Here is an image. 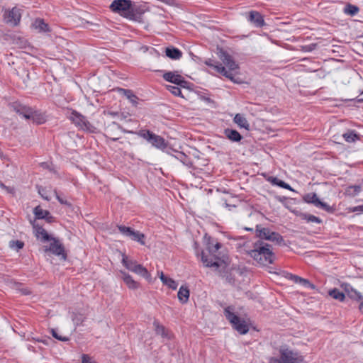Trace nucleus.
<instances>
[{"label":"nucleus","instance_id":"nucleus-23","mask_svg":"<svg viewBox=\"0 0 363 363\" xmlns=\"http://www.w3.org/2000/svg\"><path fill=\"white\" fill-rule=\"evenodd\" d=\"M165 55L169 58L177 60L182 57V52L174 46H170L166 48Z\"/></svg>","mask_w":363,"mask_h":363},{"label":"nucleus","instance_id":"nucleus-37","mask_svg":"<svg viewBox=\"0 0 363 363\" xmlns=\"http://www.w3.org/2000/svg\"><path fill=\"white\" fill-rule=\"evenodd\" d=\"M33 213L36 219H44L49 214V211L43 210L40 206H38L34 208Z\"/></svg>","mask_w":363,"mask_h":363},{"label":"nucleus","instance_id":"nucleus-49","mask_svg":"<svg viewBox=\"0 0 363 363\" xmlns=\"http://www.w3.org/2000/svg\"><path fill=\"white\" fill-rule=\"evenodd\" d=\"M30 223L33 225V228L35 230V234L37 238H40V234L41 233V230L44 229L42 226L39 225L38 224L35 223L34 221Z\"/></svg>","mask_w":363,"mask_h":363},{"label":"nucleus","instance_id":"nucleus-63","mask_svg":"<svg viewBox=\"0 0 363 363\" xmlns=\"http://www.w3.org/2000/svg\"><path fill=\"white\" fill-rule=\"evenodd\" d=\"M111 114L113 115V116H116V115H117V113H113H113H111Z\"/></svg>","mask_w":363,"mask_h":363},{"label":"nucleus","instance_id":"nucleus-7","mask_svg":"<svg viewBox=\"0 0 363 363\" xmlns=\"http://www.w3.org/2000/svg\"><path fill=\"white\" fill-rule=\"evenodd\" d=\"M218 55L220 60L228 68V70H227V72H230V73H232L233 74V77H235V74L238 72V64L233 60L231 55H230L226 51L223 50V49H219ZM234 79L236 81L235 78Z\"/></svg>","mask_w":363,"mask_h":363},{"label":"nucleus","instance_id":"nucleus-1","mask_svg":"<svg viewBox=\"0 0 363 363\" xmlns=\"http://www.w3.org/2000/svg\"><path fill=\"white\" fill-rule=\"evenodd\" d=\"M206 250L209 253L210 257L204 252H201V262L206 267H215L216 269L225 265L224 255L219 250L222 247V244L216 241L211 237L206 238Z\"/></svg>","mask_w":363,"mask_h":363},{"label":"nucleus","instance_id":"nucleus-39","mask_svg":"<svg viewBox=\"0 0 363 363\" xmlns=\"http://www.w3.org/2000/svg\"><path fill=\"white\" fill-rule=\"evenodd\" d=\"M268 240L274 242L278 245H280L282 242H284L283 237L279 233L274 231L270 233V236Z\"/></svg>","mask_w":363,"mask_h":363},{"label":"nucleus","instance_id":"nucleus-52","mask_svg":"<svg viewBox=\"0 0 363 363\" xmlns=\"http://www.w3.org/2000/svg\"><path fill=\"white\" fill-rule=\"evenodd\" d=\"M82 363H96V362L88 354H83L82 355Z\"/></svg>","mask_w":363,"mask_h":363},{"label":"nucleus","instance_id":"nucleus-10","mask_svg":"<svg viewBox=\"0 0 363 363\" xmlns=\"http://www.w3.org/2000/svg\"><path fill=\"white\" fill-rule=\"evenodd\" d=\"M205 64L212 67L215 71H216L218 73L223 74L226 78L229 79L232 82H238L234 79L233 74L230 73V72H227L225 67H223L220 62L215 61L214 60H212L211 58L207 59L205 61Z\"/></svg>","mask_w":363,"mask_h":363},{"label":"nucleus","instance_id":"nucleus-13","mask_svg":"<svg viewBox=\"0 0 363 363\" xmlns=\"http://www.w3.org/2000/svg\"><path fill=\"white\" fill-rule=\"evenodd\" d=\"M247 19L256 28H262L264 26H265L264 17L258 11H250L247 14Z\"/></svg>","mask_w":363,"mask_h":363},{"label":"nucleus","instance_id":"nucleus-24","mask_svg":"<svg viewBox=\"0 0 363 363\" xmlns=\"http://www.w3.org/2000/svg\"><path fill=\"white\" fill-rule=\"evenodd\" d=\"M32 27L35 30H38L40 33H46L50 31L48 24L41 18H36L32 23Z\"/></svg>","mask_w":363,"mask_h":363},{"label":"nucleus","instance_id":"nucleus-6","mask_svg":"<svg viewBox=\"0 0 363 363\" xmlns=\"http://www.w3.org/2000/svg\"><path fill=\"white\" fill-rule=\"evenodd\" d=\"M119 232L124 236L129 238L130 240L139 242L142 245H145V235L140 231L135 230L130 227L123 225H117Z\"/></svg>","mask_w":363,"mask_h":363},{"label":"nucleus","instance_id":"nucleus-41","mask_svg":"<svg viewBox=\"0 0 363 363\" xmlns=\"http://www.w3.org/2000/svg\"><path fill=\"white\" fill-rule=\"evenodd\" d=\"M167 89L169 91H170L172 94H174L176 96H181L184 97L182 94V91L179 87L176 86H172L169 85L167 86Z\"/></svg>","mask_w":363,"mask_h":363},{"label":"nucleus","instance_id":"nucleus-40","mask_svg":"<svg viewBox=\"0 0 363 363\" xmlns=\"http://www.w3.org/2000/svg\"><path fill=\"white\" fill-rule=\"evenodd\" d=\"M9 247L18 252L24 247V242L21 240H12L9 242Z\"/></svg>","mask_w":363,"mask_h":363},{"label":"nucleus","instance_id":"nucleus-36","mask_svg":"<svg viewBox=\"0 0 363 363\" xmlns=\"http://www.w3.org/2000/svg\"><path fill=\"white\" fill-rule=\"evenodd\" d=\"M30 120H32L33 122L36 123L38 124H42L45 121L44 115L36 110H33Z\"/></svg>","mask_w":363,"mask_h":363},{"label":"nucleus","instance_id":"nucleus-30","mask_svg":"<svg viewBox=\"0 0 363 363\" xmlns=\"http://www.w3.org/2000/svg\"><path fill=\"white\" fill-rule=\"evenodd\" d=\"M160 278L162 282L170 289L175 290L177 288L178 284L172 278L167 277L162 272L160 273Z\"/></svg>","mask_w":363,"mask_h":363},{"label":"nucleus","instance_id":"nucleus-58","mask_svg":"<svg viewBox=\"0 0 363 363\" xmlns=\"http://www.w3.org/2000/svg\"><path fill=\"white\" fill-rule=\"evenodd\" d=\"M360 303L359 305V310L362 313H363V299L362 301H359Z\"/></svg>","mask_w":363,"mask_h":363},{"label":"nucleus","instance_id":"nucleus-21","mask_svg":"<svg viewBox=\"0 0 363 363\" xmlns=\"http://www.w3.org/2000/svg\"><path fill=\"white\" fill-rule=\"evenodd\" d=\"M155 333L160 335L162 338L169 340L171 338L170 333L164 328V326L160 324L157 320L153 322Z\"/></svg>","mask_w":363,"mask_h":363},{"label":"nucleus","instance_id":"nucleus-25","mask_svg":"<svg viewBox=\"0 0 363 363\" xmlns=\"http://www.w3.org/2000/svg\"><path fill=\"white\" fill-rule=\"evenodd\" d=\"M272 230L268 228H262L261 225H256V236L260 240H268Z\"/></svg>","mask_w":363,"mask_h":363},{"label":"nucleus","instance_id":"nucleus-14","mask_svg":"<svg viewBox=\"0 0 363 363\" xmlns=\"http://www.w3.org/2000/svg\"><path fill=\"white\" fill-rule=\"evenodd\" d=\"M122 129H124L123 127H121L118 123L116 122H111L109 124H108L105 128V131L106 136L110 138L113 141H117L118 140V138L116 137V131L118 130H121L122 131Z\"/></svg>","mask_w":363,"mask_h":363},{"label":"nucleus","instance_id":"nucleus-48","mask_svg":"<svg viewBox=\"0 0 363 363\" xmlns=\"http://www.w3.org/2000/svg\"><path fill=\"white\" fill-rule=\"evenodd\" d=\"M299 284L306 288H309L311 289H315V286L313 284L311 283L310 281L306 279L301 278V281H299Z\"/></svg>","mask_w":363,"mask_h":363},{"label":"nucleus","instance_id":"nucleus-61","mask_svg":"<svg viewBox=\"0 0 363 363\" xmlns=\"http://www.w3.org/2000/svg\"><path fill=\"white\" fill-rule=\"evenodd\" d=\"M357 101L359 103L363 102V99H357Z\"/></svg>","mask_w":363,"mask_h":363},{"label":"nucleus","instance_id":"nucleus-12","mask_svg":"<svg viewBox=\"0 0 363 363\" xmlns=\"http://www.w3.org/2000/svg\"><path fill=\"white\" fill-rule=\"evenodd\" d=\"M4 18L7 23L17 26L21 18V10L14 7L11 11L5 13Z\"/></svg>","mask_w":363,"mask_h":363},{"label":"nucleus","instance_id":"nucleus-34","mask_svg":"<svg viewBox=\"0 0 363 363\" xmlns=\"http://www.w3.org/2000/svg\"><path fill=\"white\" fill-rule=\"evenodd\" d=\"M329 296H330L333 298L343 301L345 298V293L340 291L339 289L334 288L328 291Z\"/></svg>","mask_w":363,"mask_h":363},{"label":"nucleus","instance_id":"nucleus-8","mask_svg":"<svg viewBox=\"0 0 363 363\" xmlns=\"http://www.w3.org/2000/svg\"><path fill=\"white\" fill-rule=\"evenodd\" d=\"M303 200L307 203L314 205L315 207L320 208L327 212L333 211V208L328 203L321 201L315 193H308L303 196Z\"/></svg>","mask_w":363,"mask_h":363},{"label":"nucleus","instance_id":"nucleus-62","mask_svg":"<svg viewBox=\"0 0 363 363\" xmlns=\"http://www.w3.org/2000/svg\"><path fill=\"white\" fill-rule=\"evenodd\" d=\"M122 118H123V119H125V118H126V116H125L123 113H122Z\"/></svg>","mask_w":363,"mask_h":363},{"label":"nucleus","instance_id":"nucleus-29","mask_svg":"<svg viewBox=\"0 0 363 363\" xmlns=\"http://www.w3.org/2000/svg\"><path fill=\"white\" fill-rule=\"evenodd\" d=\"M296 215L299 216L302 220H306L308 223L311 222L320 224L323 222L320 218L306 213L300 212L298 213H296Z\"/></svg>","mask_w":363,"mask_h":363},{"label":"nucleus","instance_id":"nucleus-16","mask_svg":"<svg viewBox=\"0 0 363 363\" xmlns=\"http://www.w3.org/2000/svg\"><path fill=\"white\" fill-rule=\"evenodd\" d=\"M151 145L162 151H165L168 147V143L162 136L155 134L151 141L150 142Z\"/></svg>","mask_w":363,"mask_h":363},{"label":"nucleus","instance_id":"nucleus-26","mask_svg":"<svg viewBox=\"0 0 363 363\" xmlns=\"http://www.w3.org/2000/svg\"><path fill=\"white\" fill-rule=\"evenodd\" d=\"M233 121L240 128H245L247 130H250V123L243 115L237 113L233 118Z\"/></svg>","mask_w":363,"mask_h":363},{"label":"nucleus","instance_id":"nucleus-33","mask_svg":"<svg viewBox=\"0 0 363 363\" xmlns=\"http://www.w3.org/2000/svg\"><path fill=\"white\" fill-rule=\"evenodd\" d=\"M134 273L143 277L147 280L151 279V275L147 271V269L144 267L142 264H138L135 269Z\"/></svg>","mask_w":363,"mask_h":363},{"label":"nucleus","instance_id":"nucleus-5","mask_svg":"<svg viewBox=\"0 0 363 363\" xmlns=\"http://www.w3.org/2000/svg\"><path fill=\"white\" fill-rule=\"evenodd\" d=\"M303 359L297 353L289 350H281L279 358L273 357L270 363H301Z\"/></svg>","mask_w":363,"mask_h":363},{"label":"nucleus","instance_id":"nucleus-15","mask_svg":"<svg viewBox=\"0 0 363 363\" xmlns=\"http://www.w3.org/2000/svg\"><path fill=\"white\" fill-rule=\"evenodd\" d=\"M14 111L26 120H30L33 108L20 104L13 106Z\"/></svg>","mask_w":363,"mask_h":363},{"label":"nucleus","instance_id":"nucleus-47","mask_svg":"<svg viewBox=\"0 0 363 363\" xmlns=\"http://www.w3.org/2000/svg\"><path fill=\"white\" fill-rule=\"evenodd\" d=\"M51 333H52V335L57 340H60V341H62V342H67L69 340V338L67 337H65V336H62V335H60L58 333H57V330L55 329H52L51 330Z\"/></svg>","mask_w":363,"mask_h":363},{"label":"nucleus","instance_id":"nucleus-2","mask_svg":"<svg viewBox=\"0 0 363 363\" xmlns=\"http://www.w3.org/2000/svg\"><path fill=\"white\" fill-rule=\"evenodd\" d=\"M247 255L260 266H268L272 264L275 259L272 245L262 240L255 242L254 248L248 251Z\"/></svg>","mask_w":363,"mask_h":363},{"label":"nucleus","instance_id":"nucleus-3","mask_svg":"<svg viewBox=\"0 0 363 363\" xmlns=\"http://www.w3.org/2000/svg\"><path fill=\"white\" fill-rule=\"evenodd\" d=\"M112 11L130 20L135 18L130 0H114L110 5Z\"/></svg>","mask_w":363,"mask_h":363},{"label":"nucleus","instance_id":"nucleus-4","mask_svg":"<svg viewBox=\"0 0 363 363\" xmlns=\"http://www.w3.org/2000/svg\"><path fill=\"white\" fill-rule=\"evenodd\" d=\"M233 308L228 306L224 309V315L226 319L232 324L233 328L240 334L245 335L248 333L249 327L245 320L235 315L233 311Z\"/></svg>","mask_w":363,"mask_h":363},{"label":"nucleus","instance_id":"nucleus-19","mask_svg":"<svg viewBox=\"0 0 363 363\" xmlns=\"http://www.w3.org/2000/svg\"><path fill=\"white\" fill-rule=\"evenodd\" d=\"M172 150L176 152V155H172V156L174 157L177 160H179L184 165L189 168L193 167V163L190 157H189L185 153L183 152H178L174 150ZM166 152L172 155V154L168 150H167Z\"/></svg>","mask_w":363,"mask_h":363},{"label":"nucleus","instance_id":"nucleus-18","mask_svg":"<svg viewBox=\"0 0 363 363\" xmlns=\"http://www.w3.org/2000/svg\"><path fill=\"white\" fill-rule=\"evenodd\" d=\"M118 277L123 280L124 283L130 289H136L139 287V284L135 281L133 277L124 271H120Z\"/></svg>","mask_w":363,"mask_h":363},{"label":"nucleus","instance_id":"nucleus-43","mask_svg":"<svg viewBox=\"0 0 363 363\" xmlns=\"http://www.w3.org/2000/svg\"><path fill=\"white\" fill-rule=\"evenodd\" d=\"M348 297L350 298L351 299L358 301H362L363 299V296L361 294L360 292L357 291L355 289L350 291V294L348 295Z\"/></svg>","mask_w":363,"mask_h":363},{"label":"nucleus","instance_id":"nucleus-31","mask_svg":"<svg viewBox=\"0 0 363 363\" xmlns=\"http://www.w3.org/2000/svg\"><path fill=\"white\" fill-rule=\"evenodd\" d=\"M179 300L182 303H185L188 301L189 297V290L187 286H182L177 294Z\"/></svg>","mask_w":363,"mask_h":363},{"label":"nucleus","instance_id":"nucleus-53","mask_svg":"<svg viewBox=\"0 0 363 363\" xmlns=\"http://www.w3.org/2000/svg\"><path fill=\"white\" fill-rule=\"evenodd\" d=\"M287 277L296 284H299V281H301V277L292 274H289Z\"/></svg>","mask_w":363,"mask_h":363},{"label":"nucleus","instance_id":"nucleus-44","mask_svg":"<svg viewBox=\"0 0 363 363\" xmlns=\"http://www.w3.org/2000/svg\"><path fill=\"white\" fill-rule=\"evenodd\" d=\"M54 237L50 235L48 232L45 229L41 230V233L40 234V238L42 242H48L50 241Z\"/></svg>","mask_w":363,"mask_h":363},{"label":"nucleus","instance_id":"nucleus-51","mask_svg":"<svg viewBox=\"0 0 363 363\" xmlns=\"http://www.w3.org/2000/svg\"><path fill=\"white\" fill-rule=\"evenodd\" d=\"M55 196H56V199H57V201L61 203V204H63V205H66L67 206H71L72 204L70 202H69L68 201H67L65 199L61 197L57 192L56 190H55Z\"/></svg>","mask_w":363,"mask_h":363},{"label":"nucleus","instance_id":"nucleus-54","mask_svg":"<svg viewBox=\"0 0 363 363\" xmlns=\"http://www.w3.org/2000/svg\"><path fill=\"white\" fill-rule=\"evenodd\" d=\"M190 83L187 81H186L184 79V78L182 77L179 84H178V86L182 87V88H186V89H190L189 86H190Z\"/></svg>","mask_w":363,"mask_h":363},{"label":"nucleus","instance_id":"nucleus-50","mask_svg":"<svg viewBox=\"0 0 363 363\" xmlns=\"http://www.w3.org/2000/svg\"><path fill=\"white\" fill-rule=\"evenodd\" d=\"M345 293L348 296L354 288L348 283H342L340 285Z\"/></svg>","mask_w":363,"mask_h":363},{"label":"nucleus","instance_id":"nucleus-55","mask_svg":"<svg viewBox=\"0 0 363 363\" xmlns=\"http://www.w3.org/2000/svg\"><path fill=\"white\" fill-rule=\"evenodd\" d=\"M350 211L362 213L363 212V205H359V206H357L354 207H352V208H350Z\"/></svg>","mask_w":363,"mask_h":363},{"label":"nucleus","instance_id":"nucleus-59","mask_svg":"<svg viewBox=\"0 0 363 363\" xmlns=\"http://www.w3.org/2000/svg\"><path fill=\"white\" fill-rule=\"evenodd\" d=\"M245 230L247 231H252L253 230V229L250 228H245Z\"/></svg>","mask_w":363,"mask_h":363},{"label":"nucleus","instance_id":"nucleus-45","mask_svg":"<svg viewBox=\"0 0 363 363\" xmlns=\"http://www.w3.org/2000/svg\"><path fill=\"white\" fill-rule=\"evenodd\" d=\"M85 318L81 314H74L72 320L76 325H82Z\"/></svg>","mask_w":363,"mask_h":363},{"label":"nucleus","instance_id":"nucleus-46","mask_svg":"<svg viewBox=\"0 0 363 363\" xmlns=\"http://www.w3.org/2000/svg\"><path fill=\"white\" fill-rule=\"evenodd\" d=\"M37 188H38V194L41 196V197L43 199L46 200V201H50V198L48 196L47 190L45 189V188H44L43 186H37Z\"/></svg>","mask_w":363,"mask_h":363},{"label":"nucleus","instance_id":"nucleus-28","mask_svg":"<svg viewBox=\"0 0 363 363\" xmlns=\"http://www.w3.org/2000/svg\"><path fill=\"white\" fill-rule=\"evenodd\" d=\"M267 180L273 185H276L279 187H281V188H284L286 189H289L290 191H294L289 184L278 179L277 177H269Z\"/></svg>","mask_w":363,"mask_h":363},{"label":"nucleus","instance_id":"nucleus-17","mask_svg":"<svg viewBox=\"0 0 363 363\" xmlns=\"http://www.w3.org/2000/svg\"><path fill=\"white\" fill-rule=\"evenodd\" d=\"M122 132L124 133L135 134V135H138L139 137L143 138L146 141H147L149 143L151 141L154 135L155 134V133H153L147 129H141L138 131H133V130H128L126 129H122Z\"/></svg>","mask_w":363,"mask_h":363},{"label":"nucleus","instance_id":"nucleus-42","mask_svg":"<svg viewBox=\"0 0 363 363\" xmlns=\"http://www.w3.org/2000/svg\"><path fill=\"white\" fill-rule=\"evenodd\" d=\"M362 190V187L360 185H353L350 186L347 190V193L349 194H351L352 196L357 195Z\"/></svg>","mask_w":363,"mask_h":363},{"label":"nucleus","instance_id":"nucleus-11","mask_svg":"<svg viewBox=\"0 0 363 363\" xmlns=\"http://www.w3.org/2000/svg\"><path fill=\"white\" fill-rule=\"evenodd\" d=\"M69 119L74 125L83 130H90L92 127L91 124L86 119V118L78 112L73 111L71 113Z\"/></svg>","mask_w":363,"mask_h":363},{"label":"nucleus","instance_id":"nucleus-27","mask_svg":"<svg viewBox=\"0 0 363 363\" xmlns=\"http://www.w3.org/2000/svg\"><path fill=\"white\" fill-rule=\"evenodd\" d=\"M120 93L123 94L134 106H137L139 98L130 89H120Z\"/></svg>","mask_w":363,"mask_h":363},{"label":"nucleus","instance_id":"nucleus-60","mask_svg":"<svg viewBox=\"0 0 363 363\" xmlns=\"http://www.w3.org/2000/svg\"><path fill=\"white\" fill-rule=\"evenodd\" d=\"M203 99L205 101H210V100H211L210 98H208V97H204Z\"/></svg>","mask_w":363,"mask_h":363},{"label":"nucleus","instance_id":"nucleus-22","mask_svg":"<svg viewBox=\"0 0 363 363\" xmlns=\"http://www.w3.org/2000/svg\"><path fill=\"white\" fill-rule=\"evenodd\" d=\"M225 136L232 142H240L243 137L236 130L226 128L224 130Z\"/></svg>","mask_w":363,"mask_h":363},{"label":"nucleus","instance_id":"nucleus-57","mask_svg":"<svg viewBox=\"0 0 363 363\" xmlns=\"http://www.w3.org/2000/svg\"><path fill=\"white\" fill-rule=\"evenodd\" d=\"M225 280L227 282H228L230 284H233L235 282V279L231 277L230 274L225 276Z\"/></svg>","mask_w":363,"mask_h":363},{"label":"nucleus","instance_id":"nucleus-32","mask_svg":"<svg viewBox=\"0 0 363 363\" xmlns=\"http://www.w3.org/2000/svg\"><path fill=\"white\" fill-rule=\"evenodd\" d=\"M122 263L128 270L134 272L135 269L136 268L138 263L132 259H129L127 256L123 255L122 259Z\"/></svg>","mask_w":363,"mask_h":363},{"label":"nucleus","instance_id":"nucleus-20","mask_svg":"<svg viewBox=\"0 0 363 363\" xmlns=\"http://www.w3.org/2000/svg\"><path fill=\"white\" fill-rule=\"evenodd\" d=\"M163 79L169 82L174 84L178 86L182 76H181L177 71L174 72H167L162 75Z\"/></svg>","mask_w":363,"mask_h":363},{"label":"nucleus","instance_id":"nucleus-38","mask_svg":"<svg viewBox=\"0 0 363 363\" xmlns=\"http://www.w3.org/2000/svg\"><path fill=\"white\" fill-rule=\"evenodd\" d=\"M345 140L347 143H354L359 139V135L354 130H350L342 135Z\"/></svg>","mask_w":363,"mask_h":363},{"label":"nucleus","instance_id":"nucleus-9","mask_svg":"<svg viewBox=\"0 0 363 363\" xmlns=\"http://www.w3.org/2000/svg\"><path fill=\"white\" fill-rule=\"evenodd\" d=\"M48 247L45 249V252L50 251L52 254L56 256H62L63 259H67V254L65 253V247L60 240L57 238H53Z\"/></svg>","mask_w":363,"mask_h":363},{"label":"nucleus","instance_id":"nucleus-64","mask_svg":"<svg viewBox=\"0 0 363 363\" xmlns=\"http://www.w3.org/2000/svg\"><path fill=\"white\" fill-rule=\"evenodd\" d=\"M360 94H363V90L361 91V93H360Z\"/></svg>","mask_w":363,"mask_h":363},{"label":"nucleus","instance_id":"nucleus-56","mask_svg":"<svg viewBox=\"0 0 363 363\" xmlns=\"http://www.w3.org/2000/svg\"><path fill=\"white\" fill-rule=\"evenodd\" d=\"M44 219L49 223H53L55 220V217H53L50 212Z\"/></svg>","mask_w":363,"mask_h":363},{"label":"nucleus","instance_id":"nucleus-35","mask_svg":"<svg viewBox=\"0 0 363 363\" xmlns=\"http://www.w3.org/2000/svg\"><path fill=\"white\" fill-rule=\"evenodd\" d=\"M359 9L358 6L351 4H346L343 10L345 14L350 15L351 16H355L359 12Z\"/></svg>","mask_w":363,"mask_h":363}]
</instances>
